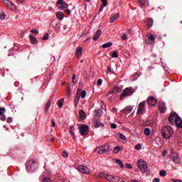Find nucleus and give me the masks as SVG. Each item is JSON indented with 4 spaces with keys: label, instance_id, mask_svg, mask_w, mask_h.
<instances>
[{
    "label": "nucleus",
    "instance_id": "20",
    "mask_svg": "<svg viewBox=\"0 0 182 182\" xmlns=\"http://www.w3.org/2000/svg\"><path fill=\"white\" fill-rule=\"evenodd\" d=\"M100 35H102V30L98 29L92 38L93 41H97L100 38Z\"/></svg>",
    "mask_w": 182,
    "mask_h": 182
},
{
    "label": "nucleus",
    "instance_id": "26",
    "mask_svg": "<svg viewBox=\"0 0 182 182\" xmlns=\"http://www.w3.org/2000/svg\"><path fill=\"white\" fill-rule=\"evenodd\" d=\"M56 17L60 21H63V18H65V16H63V13L62 11H58L56 14Z\"/></svg>",
    "mask_w": 182,
    "mask_h": 182
},
{
    "label": "nucleus",
    "instance_id": "28",
    "mask_svg": "<svg viewBox=\"0 0 182 182\" xmlns=\"http://www.w3.org/2000/svg\"><path fill=\"white\" fill-rule=\"evenodd\" d=\"M112 46H113V43H112V42H107V43L103 44V45L102 46V48L103 49H106V48H110V47Z\"/></svg>",
    "mask_w": 182,
    "mask_h": 182
},
{
    "label": "nucleus",
    "instance_id": "63",
    "mask_svg": "<svg viewBox=\"0 0 182 182\" xmlns=\"http://www.w3.org/2000/svg\"><path fill=\"white\" fill-rule=\"evenodd\" d=\"M173 182H182V181L180 179H173Z\"/></svg>",
    "mask_w": 182,
    "mask_h": 182
},
{
    "label": "nucleus",
    "instance_id": "56",
    "mask_svg": "<svg viewBox=\"0 0 182 182\" xmlns=\"http://www.w3.org/2000/svg\"><path fill=\"white\" fill-rule=\"evenodd\" d=\"M111 127H112V129H116L117 127V125L116 124L112 123L111 124Z\"/></svg>",
    "mask_w": 182,
    "mask_h": 182
},
{
    "label": "nucleus",
    "instance_id": "53",
    "mask_svg": "<svg viewBox=\"0 0 182 182\" xmlns=\"http://www.w3.org/2000/svg\"><path fill=\"white\" fill-rule=\"evenodd\" d=\"M63 4H64L63 0H58L57 1V5H62Z\"/></svg>",
    "mask_w": 182,
    "mask_h": 182
},
{
    "label": "nucleus",
    "instance_id": "55",
    "mask_svg": "<svg viewBox=\"0 0 182 182\" xmlns=\"http://www.w3.org/2000/svg\"><path fill=\"white\" fill-rule=\"evenodd\" d=\"M80 100V96H77L75 99L76 103H79V100Z\"/></svg>",
    "mask_w": 182,
    "mask_h": 182
},
{
    "label": "nucleus",
    "instance_id": "44",
    "mask_svg": "<svg viewBox=\"0 0 182 182\" xmlns=\"http://www.w3.org/2000/svg\"><path fill=\"white\" fill-rule=\"evenodd\" d=\"M48 39H49V34L46 33L43 36V41H48Z\"/></svg>",
    "mask_w": 182,
    "mask_h": 182
},
{
    "label": "nucleus",
    "instance_id": "46",
    "mask_svg": "<svg viewBox=\"0 0 182 182\" xmlns=\"http://www.w3.org/2000/svg\"><path fill=\"white\" fill-rule=\"evenodd\" d=\"M62 154H63V157H64L65 159L68 157V154L66 151H64Z\"/></svg>",
    "mask_w": 182,
    "mask_h": 182
},
{
    "label": "nucleus",
    "instance_id": "51",
    "mask_svg": "<svg viewBox=\"0 0 182 182\" xmlns=\"http://www.w3.org/2000/svg\"><path fill=\"white\" fill-rule=\"evenodd\" d=\"M97 116H102V110L98 109V110H95Z\"/></svg>",
    "mask_w": 182,
    "mask_h": 182
},
{
    "label": "nucleus",
    "instance_id": "49",
    "mask_svg": "<svg viewBox=\"0 0 182 182\" xmlns=\"http://www.w3.org/2000/svg\"><path fill=\"white\" fill-rule=\"evenodd\" d=\"M31 33H35L36 35H38V33H39V31H38V30L36 29H33L31 31Z\"/></svg>",
    "mask_w": 182,
    "mask_h": 182
},
{
    "label": "nucleus",
    "instance_id": "58",
    "mask_svg": "<svg viewBox=\"0 0 182 182\" xmlns=\"http://www.w3.org/2000/svg\"><path fill=\"white\" fill-rule=\"evenodd\" d=\"M122 39H123L124 41H127V35L124 34L123 36H122Z\"/></svg>",
    "mask_w": 182,
    "mask_h": 182
},
{
    "label": "nucleus",
    "instance_id": "11",
    "mask_svg": "<svg viewBox=\"0 0 182 182\" xmlns=\"http://www.w3.org/2000/svg\"><path fill=\"white\" fill-rule=\"evenodd\" d=\"M156 41V37L153 34H149L147 36V38L145 39L146 43L147 45H152Z\"/></svg>",
    "mask_w": 182,
    "mask_h": 182
},
{
    "label": "nucleus",
    "instance_id": "23",
    "mask_svg": "<svg viewBox=\"0 0 182 182\" xmlns=\"http://www.w3.org/2000/svg\"><path fill=\"white\" fill-rule=\"evenodd\" d=\"M82 50H83V48H82V47H78L76 49V51H75V56H76V58H80L82 56Z\"/></svg>",
    "mask_w": 182,
    "mask_h": 182
},
{
    "label": "nucleus",
    "instance_id": "37",
    "mask_svg": "<svg viewBox=\"0 0 182 182\" xmlns=\"http://www.w3.org/2000/svg\"><path fill=\"white\" fill-rule=\"evenodd\" d=\"M30 39H31V43H32L33 45H35V43H36V38L34 37L33 36L31 35V36H30Z\"/></svg>",
    "mask_w": 182,
    "mask_h": 182
},
{
    "label": "nucleus",
    "instance_id": "32",
    "mask_svg": "<svg viewBox=\"0 0 182 182\" xmlns=\"http://www.w3.org/2000/svg\"><path fill=\"white\" fill-rule=\"evenodd\" d=\"M67 8H69V4H68L67 3H64V4H61L60 9L61 11H65V9H67Z\"/></svg>",
    "mask_w": 182,
    "mask_h": 182
},
{
    "label": "nucleus",
    "instance_id": "40",
    "mask_svg": "<svg viewBox=\"0 0 182 182\" xmlns=\"http://www.w3.org/2000/svg\"><path fill=\"white\" fill-rule=\"evenodd\" d=\"M70 134L73 136V140H76V136H75V132H73V129H70Z\"/></svg>",
    "mask_w": 182,
    "mask_h": 182
},
{
    "label": "nucleus",
    "instance_id": "48",
    "mask_svg": "<svg viewBox=\"0 0 182 182\" xmlns=\"http://www.w3.org/2000/svg\"><path fill=\"white\" fill-rule=\"evenodd\" d=\"M51 125H52V127H55L56 126V122H55V119H51Z\"/></svg>",
    "mask_w": 182,
    "mask_h": 182
},
{
    "label": "nucleus",
    "instance_id": "14",
    "mask_svg": "<svg viewBox=\"0 0 182 182\" xmlns=\"http://www.w3.org/2000/svg\"><path fill=\"white\" fill-rule=\"evenodd\" d=\"M178 117L176 113H171L168 117V122L171 124H174V122H176V119Z\"/></svg>",
    "mask_w": 182,
    "mask_h": 182
},
{
    "label": "nucleus",
    "instance_id": "61",
    "mask_svg": "<svg viewBox=\"0 0 182 182\" xmlns=\"http://www.w3.org/2000/svg\"><path fill=\"white\" fill-rule=\"evenodd\" d=\"M154 182H160V178H154Z\"/></svg>",
    "mask_w": 182,
    "mask_h": 182
},
{
    "label": "nucleus",
    "instance_id": "33",
    "mask_svg": "<svg viewBox=\"0 0 182 182\" xmlns=\"http://www.w3.org/2000/svg\"><path fill=\"white\" fill-rule=\"evenodd\" d=\"M115 163L121 167V168H123L124 167V165H123V162L120 159H116Z\"/></svg>",
    "mask_w": 182,
    "mask_h": 182
},
{
    "label": "nucleus",
    "instance_id": "38",
    "mask_svg": "<svg viewBox=\"0 0 182 182\" xmlns=\"http://www.w3.org/2000/svg\"><path fill=\"white\" fill-rule=\"evenodd\" d=\"M159 110L161 113H166V107H161V104H160Z\"/></svg>",
    "mask_w": 182,
    "mask_h": 182
},
{
    "label": "nucleus",
    "instance_id": "24",
    "mask_svg": "<svg viewBox=\"0 0 182 182\" xmlns=\"http://www.w3.org/2000/svg\"><path fill=\"white\" fill-rule=\"evenodd\" d=\"M139 5L143 8V6H149V0H138Z\"/></svg>",
    "mask_w": 182,
    "mask_h": 182
},
{
    "label": "nucleus",
    "instance_id": "8",
    "mask_svg": "<svg viewBox=\"0 0 182 182\" xmlns=\"http://www.w3.org/2000/svg\"><path fill=\"white\" fill-rule=\"evenodd\" d=\"M49 176V172L44 171L40 176V180H41V182H52V179L50 178H48Z\"/></svg>",
    "mask_w": 182,
    "mask_h": 182
},
{
    "label": "nucleus",
    "instance_id": "30",
    "mask_svg": "<svg viewBox=\"0 0 182 182\" xmlns=\"http://www.w3.org/2000/svg\"><path fill=\"white\" fill-rule=\"evenodd\" d=\"M153 18H148L147 21H146V25H148L149 28H151V26H153Z\"/></svg>",
    "mask_w": 182,
    "mask_h": 182
},
{
    "label": "nucleus",
    "instance_id": "16",
    "mask_svg": "<svg viewBox=\"0 0 182 182\" xmlns=\"http://www.w3.org/2000/svg\"><path fill=\"white\" fill-rule=\"evenodd\" d=\"M174 123L178 129H182V119L180 117L178 116V117L176 118Z\"/></svg>",
    "mask_w": 182,
    "mask_h": 182
},
{
    "label": "nucleus",
    "instance_id": "9",
    "mask_svg": "<svg viewBox=\"0 0 182 182\" xmlns=\"http://www.w3.org/2000/svg\"><path fill=\"white\" fill-rule=\"evenodd\" d=\"M78 171H80V173H82V174H90V168L83 165L78 166Z\"/></svg>",
    "mask_w": 182,
    "mask_h": 182
},
{
    "label": "nucleus",
    "instance_id": "34",
    "mask_svg": "<svg viewBox=\"0 0 182 182\" xmlns=\"http://www.w3.org/2000/svg\"><path fill=\"white\" fill-rule=\"evenodd\" d=\"M5 18H6V14H5V12L0 11V19L1 21H4V19H5Z\"/></svg>",
    "mask_w": 182,
    "mask_h": 182
},
{
    "label": "nucleus",
    "instance_id": "19",
    "mask_svg": "<svg viewBox=\"0 0 182 182\" xmlns=\"http://www.w3.org/2000/svg\"><path fill=\"white\" fill-rule=\"evenodd\" d=\"M94 127H95V129H98V127H103L105 126V124H103L102 123H101L99 120L97 119H95L94 122Z\"/></svg>",
    "mask_w": 182,
    "mask_h": 182
},
{
    "label": "nucleus",
    "instance_id": "3",
    "mask_svg": "<svg viewBox=\"0 0 182 182\" xmlns=\"http://www.w3.org/2000/svg\"><path fill=\"white\" fill-rule=\"evenodd\" d=\"M38 168V160L31 159L27 165L28 171H35Z\"/></svg>",
    "mask_w": 182,
    "mask_h": 182
},
{
    "label": "nucleus",
    "instance_id": "21",
    "mask_svg": "<svg viewBox=\"0 0 182 182\" xmlns=\"http://www.w3.org/2000/svg\"><path fill=\"white\" fill-rule=\"evenodd\" d=\"M119 16H120V14L119 13H117L116 14H112L109 18L110 23H113L115 19H117Z\"/></svg>",
    "mask_w": 182,
    "mask_h": 182
},
{
    "label": "nucleus",
    "instance_id": "2",
    "mask_svg": "<svg viewBox=\"0 0 182 182\" xmlns=\"http://www.w3.org/2000/svg\"><path fill=\"white\" fill-rule=\"evenodd\" d=\"M137 164L138 168L142 173H146L147 170H149V166L143 159L138 160Z\"/></svg>",
    "mask_w": 182,
    "mask_h": 182
},
{
    "label": "nucleus",
    "instance_id": "43",
    "mask_svg": "<svg viewBox=\"0 0 182 182\" xmlns=\"http://www.w3.org/2000/svg\"><path fill=\"white\" fill-rule=\"evenodd\" d=\"M81 97H82V99H85V97H86V91L85 90L82 91Z\"/></svg>",
    "mask_w": 182,
    "mask_h": 182
},
{
    "label": "nucleus",
    "instance_id": "10",
    "mask_svg": "<svg viewBox=\"0 0 182 182\" xmlns=\"http://www.w3.org/2000/svg\"><path fill=\"white\" fill-rule=\"evenodd\" d=\"M105 177L107 181H111V182H119L120 181V178L116 176L113 175H105Z\"/></svg>",
    "mask_w": 182,
    "mask_h": 182
},
{
    "label": "nucleus",
    "instance_id": "18",
    "mask_svg": "<svg viewBox=\"0 0 182 182\" xmlns=\"http://www.w3.org/2000/svg\"><path fill=\"white\" fill-rule=\"evenodd\" d=\"M153 145L154 147H160L161 146V139L160 138H156L153 141Z\"/></svg>",
    "mask_w": 182,
    "mask_h": 182
},
{
    "label": "nucleus",
    "instance_id": "4",
    "mask_svg": "<svg viewBox=\"0 0 182 182\" xmlns=\"http://www.w3.org/2000/svg\"><path fill=\"white\" fill-rule=\"evenodd\" d=\"M109 150H110V146L109 144H105L102 146L95 148V153H97L98 154H105V153L109 151Z\"/></svg>",
    "mask_w": 182,
    "mask_h": 182
},
{
    "label": "nucleus",
    "instance_id": "41",
    "mask_svg": "<svg viewBox=\"0 0 182 182\" xmlns=\"http://www.w3.org/2000/svg\"><path fill=\"white\" fill-rule=\"evenodd\" d=\"M111 56L112 58H119V54H117V52L114 51Z\"/></svg>",
    "mask_w": 182,
    "mask_h": 182
},
{
    "label": "nucleus",
    "instance_id": "54",
    "mask_svg": "<svg viewBox=\"0 0 182 182\" xmlns=\"http://www.w3.org/2000/svg\"><path fill=\"white\" fill-rule=\"evenodd\" d=\"M107 73H113V71L112 70V68L110 67H107Z\"/></svg>",
    "mask_w": 182,
    "mask_h": 182
},
{
    "label": "nucleus",
    "instance_id": "39",
    "mask_svg": "<svg viewBox=\"0 0 182 182\" xmlns=\"http://www.w3.org/2000/svg\"><path fill=\"white\" fill-rule=\"evenodd\" d=\"M120 151V146H115L114 148V153L117 154Z\"/></svg>",
    "mask_w": 182,
    "mask_h": 182
},
{
    "label": "nucleus",
    "instance_id": "5",
    "mask_svg": "<svg viewBox=\"0 0 182 182\" xmlns=\"http://www.w3.org/2000/svg\"><path fill=\"white\" fill-rule=\"evenodd\" d=\"M132 95H133V91L132 90V89L127 87L125 88L122 93L121 94L120 97H119V100H123V99H124V97H127V96H132Z\"/></svg>",
    "mask_w": 182,
    "mask_h": 182
},
{
    "label": "nucleus",
    "instance_id": "29",
    "mask_svg": "<svg viewBox=\"0 0 182 182\" xmlns=\"http://www.w3.org/2000/svg\"><path fill=\"white\" fill-rule=\"evenodd\" d=\"M79 114H80V119H82L83 120L86 119V113L85 112V111L81 109L79 112Z\"/></svg>",
    "mask_w": 182,
    "mask_h": 182
},
{
    "label": "nucleus",
    "instance_id": "62",
    "mask_svg": "<svg viewBox=\"0 0 182 182\" xmlns=\"http://www.w3.org/2000/svg\"><path fill=\"white\" fill-rule=\"evenodd\" d=\"M65 13L67 14V15H70L71 12L69 9L65 10Z\"/></svg>",
    "mask_w": 182,
    "mask_h": 182
},
{
    "label": "nucleus",
    "instance_id": "59",
    "mask_svg": "<svg viewBox=\"0 0 182 182\" xmlns=\"http://www.w3.org/2000/svg\"><path fill=\"white\" fill-rule=\"evenodd\" d=\"M75 79H76V74H74L73 76V83H76V82H75Z\"/></svg>",
    "mask_w": 182,
    "mask_h": 182
},
{
    "label": "nucleus",
    "instance_id": "52",
    "mask_svg": "<svg viewBox=\"0 0 182 182\" xmlns=\"http://www.w3.org/2000/svg\"><path fill=\"white\" fill-rule=\"evenodd\" d=\"M125 166L127 168H130V169L133 168V167L132 166V164H126Z\"/></svg>",
    "mask_w": 182,
    "mask_h": 182
},
{
    "label": "nucleus",
    "instance_id": "42",
    "mask_svg": "<svg viewBox=\"0 0 182 182\" xmlns=\"http://www.w3.org/2000/svg\"><path fill=\"white\" fill-rule=\"evenodd\" d=\"M119 139L120 140H126V136L123 135V134H119Z\"/></svg>",
    "mask_w": 182,
    "mask_h": 182
},
{
    "label": "nucleus",
    "instance_id": "13",
    "mask_svg": "<svg viewBox=\"0 0 182 182\" xmlns=\"http://www.w3.org/2000/svg\"><path fill=\"white\" fill-rule=\"evenodd\" d=\"M149 106H156L157 105V100L154 97H149L147 99Z\"/></svg>",
    "mask_w": 182,
    "mask_h": 182
},
{
    "label": "nucleus",
    "instance_id": "31",
    "mask_svg": "<svg viewBox=\"0 0 182 182\" xmlns=\"http://www.w3.org/2000/svg\"><path fill=\"white\" fill-rule=\"evenodd\" d=\"M50 100H48L47 104L46 105V107H45V109H44V112L46 113H48V110H49V107H50Z\"/></svg>",
    "mask_w": 182,
    "mask_h": 182
},
{
    "label": "nucleus",
    "instance_id": "47",
    "mask_svg": "<svg viewBox=\"0 0 182 182\" xmlns=\"http://www.w3.org/2000/svg\"><path fill=\"white\" fill-rule=\"evenodd\" d=\"M106 96H109V100H112V97H113V92H110L109 94H106Z\"/></svg>",
    "mask_w": 182,
    "mask_h": 182
},
{
    "label": "nucleus",
    "instance_id": "6",
    "mask_svg": "<svg viewBox=\"0 0 182 182\" xmlns=\"http://www.w3.org/2000/svg\"><path fill=\"white\" fill-rule=\"evenodd\" d=\"M144 112H146V102L145 101H143L140 102L138 105L136 114H144Z\"/></svg>",
    "mask_w": 182,
    "mask_h": 182
},
{
    "label": "nucleus",
    "instance_id": "7",
    "mask_svg": "<svg viewBox=\"0 0 182 182\" xmlns=\"http://www.w3.org/2000/svg\"><path fill=\"white\" fill-rule=\"evenodd\" d=\"M4 5L7 6V8H9V9H11V11H16L17 8L16 6L11 1L9 0H2Z\"/></svg>",
    "mask_w": 182,
    "mask_h": 182
},
{
    "label": "nucleus",
    "instance_id": "50",
    "mask_svg": "<svg viewBox=\"0 0 182 182\" xmlns=\"http://www.w3.org/2000/svg\"><path fill=\"white\" fill-rule=\"evenodd\" d=\"M97 83L98 86H102V83H103V80H102V79H99Z\"/></svg>",
    "mask_w": 182,
    "mask_h": 182
},
{
    "label": "nucleus",
    "instance_id": "45",
    "mask_svg": "<svg viewBox=\"0 0 182 182\" xmlns=\"http://www.w3.org/2000/svg\"><path fill=\"white\" fill-rule=\"evenodd\" d=\"M136 150H141V144H138L135 146Z\"/></svg>",
    "mask_w": 182,
    "mask_h": 182
},
{
    "label": "nucleus",
    "instance_id": "1",
    "mask_svg": "<svg viewBox=\"0 0 182 182\" xmlns=\"http://www.w3.org/2000/svg\"><path fill=\"white\" fill-rule=\"evenodd\" d=\"M173 133L174 130H173V128L171 127L165 126L161 129L162 137H164V139H166V140H168V139H170L171 136H173Z\"/></svg>",
    "mask_w": 182,
    "mask_h": 182
},
{
    "label": "nucleus",
    "instance_id": "57",
    "mask_svg": "<svg viewBox=\"0 0 182 182\" xmlns=\"http://www.w3.org/2000/svg\"><path fill=\"white\" fill-rule=\"evenodd\" d=\"M7 123H12V117H9L7 118Z\"/></svg>",
    "mask_w": 182,
    "mask_h": 182
},
{
    "label": "nucleus",
    "instance_id": "12",
    "mask_svg": "<svg viewBox=\"0 0 182 182\" xmlns=\"http://www.w3.org/2000/svg\"><path fill=\"white\" fill-rule=\"evenodd\" d=\"M80 133L81 136H86L89 133V127L83 125L80 128Z\"/></svg>",
    "mask_w": 182,
    "mask_h": 182
},
{
    "label": "nucleus",
    "instance_id": "64",
    "mask_svg": "<svg viewBox=\"0 0 182 182\" xmlns=\"http://www.w3.org/2000/svg\"><path fill=\"white\" fill-rule=\"evenodd\" d=\"M166 154H167V151L164 150L162 154V156L164 157V156H166Z\"/></svg>",
    "mask_w": 182,
    "mask_h": 182
},
{
    "label": "nucleus",
    "instance_id": "60",
    "mask_svg": "<svg viewBox=\"0 0 182 182\" xmlns=\"http://www.w3.org/2000/svg\"><path fill=\"white\" fill-rule=\"evenodd\" d=\"M17 4H23V0H16Z\"/></svg>",
    "mask_w": 182,
    "mask_h": 182
},
{
    "label": "nucleus",
    "instance_id": "35",
    "mask_svg": "<svg viewBox=\"0 0 182 182\" xmlns=\"http://www.w3.org/2000/svg\"><path fill=\"white\" fill-rule=\"evenodd\" d=\"M144 133L145 136H150L151 130L149 128H145L144 129Z\"/></svg>",
    "mask_w": 182,
    "mask_h": 182
},
{
    "label": "nucleus",
    "instance_id": "36",
    "mask_svg": "<svg viewBox=\"0 0 182 182\" xmlns=\"http://www.w3.org/2000/svg\"><path fill=\"white\" fill-rule=\"evenodd\" d=\"M167 175V172H166V170H161L159 171V176H161V177H164Z\"/></svg>",
    "mask_w": 182,
    "mask_h": 182
},
{
    "label": "nucleus",
    "instance_id": "17",
    "mask_svg": "<svg viewBox=\"0 0 182 182\" xmlns=\"http://www.w3.org/2000/svg\"><path fill=\"white\" fill-rule=\"evenodd\" d=\"M171 157L173 163H176V164H178L180 163V156L177 154H171Z\"/></svg>",
    "mask_w": 182,
    "mask_h": 182
},
{
    "label": "nucleus",
    "instance_id": "22",
    "mask_svg": "<svg viewBox=\"0 0 182 182\" xmlns=\"http://www.w3.org/2000/svg\"><path fill=\"white\" fill-rule=\"evenodd\" d=\"M102 5L100 8V10H99V14H100V12H103V8L107 6V4H109V2H107V0H102Z\"/></svg>",
    "mask_w": 182,
    "mask_h": 182
},
{
    "label": "nucleus",
    "instance_id": "15",
    "mask_svg": "<svg viewBox=\"0 0 182 182\" xmlns=\"http://www.w3.org/2000/svg\"><path fill=\"white\" fill-rule=\"evenodd\" d=\"M5 112H6V109H5V107L0 108V119L2 122H5L6 120V117L5 116Z\"/></svg>",
    "mask_w": 182,
    "mask_h": 182
},
{
    "label": "nucleus",
    "instance_id": "27",
    "mask_svg": "<svg viewBox=\"0 0 182 182\" xmlns=\"http://www.w3.org/2000/svg\"><path fill=\"white\" fill-rule=\"evenodd\" d=\"M63 102H65V98H61L57 102V106L60 109L63 106Z\"/></svg>",
    "mask_w": 182,
    "mask_h": 182
},
{
    "label": "nucleus",
    "instance_id": "25",
    "mask_svg": "<svg viewBox=\"0 0 182 182\" xmlns=\"http://www.w3.org/2000/svg\"><path fill=\"white\" fill-rule=\"evenodd\" d=\"M133 106H128L123 109L124 113H132L133 112Z\"/></svg>",
    "mask_w": 182,
    "mask_h": 182
}]
</instances>
